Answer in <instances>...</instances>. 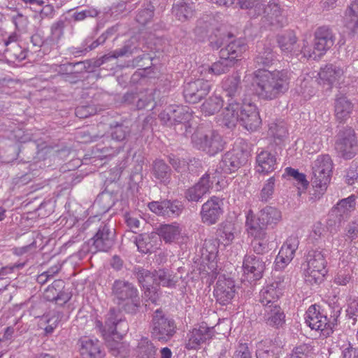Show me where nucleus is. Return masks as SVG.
Segmentation results:
<instances>
[{"mask_svg": "<svg viewBox=\"0 0 358 358\" xmlns=\"http://www.w3.org/2000/svg\"><path fill=\"white\" fill-rule=\"evenodd\" d=\"M210 85L203 79H197L185 83L183 96L186 102L196 103L204 98L210 92Z\"/></svg>", "mask_w": 358, "mask_h": 358, "instance_id": "14", "label": "nucleus"}, {"mask_svg": "<svg viewBox=\"0 0 358 358\" xmlns=\"http://www.w3.org/2000/svg\"><path fill=\"white\" fill-rule=\"evenodd\" d=\"M80 343L81 358H103L105 353L101 350L97 339L82 338Z\"/></svg>", "mask_w": 358, "mask_h": 358, "instance_id": "28", "label": "nucleus"}, {"mask_svg": "<svg viewBox=\"0 0 358 358\" xmlns=\"http://www.w3.org/2000/svg\"><path fill=\"white\" fill-rule=\"evenodd\" d=\"M274 53L269 47H266L255 57V62L257 67L264 69V68L271 66L274 60Z\"/></svg>", "mask_w": 358, "mask_h": 358, "instance_id": "47", "label": "nucleus"}, {"mask_svg": "<svg viewBox=\"0 0 358 358\" xmlns=\"http://www.w3.org/2000/svg\"><path fill=\"white\" fill-rule=\"evenodd\" d=\"M257 171L259 173L268 174L275 171L278 162L275 154L267 150H261L256 157Z\"/></svg>", "mask_w": 358, "mask_h": 358, "instance_id": "24", "label": "nucleus"}, {"mask_svg": "<svg viewBox=\"0 0 358 358\" xmlns=\"http://www.w3.org/2000/svg\"><path fill=\"white\" fill-rule=\"evenodd\" d=\"M222 205V199L220 197H210L201 206L200 214L202 222L208 225L217 223L223 213Z\"/></svg>", "mask_w": 358, "mask_h": 358, "instance_id": "18", "label": "nucleus"}, {"mask_svg": "<svg viewBox=\"0 0 358 358\" xmlns=\"http://www.w3.org/2000/svg\"><path fill=\"white\" fill-rule=\"evenodd\" d=\"M192 143L194 148L209 156H214L222 152L226 144L222 136L217 131H205L202 129H198L192 135Z\"/></svg>", "mask_w": 358, "mask_h": 358, "instance_id": "5", "label": "nucleus"}, {"mask_svg": "<svg viewBox=\"0 0 358 358\" xmlns=\"http://www.w3.org/2000/svg\"><path fill=\"white\" fill-rule=\"evenodd\" d=\"M120 311L116 310L115 308H110L108 313L106 315L105 322V327L107 328V331L109 333L110 331H115L117 324L122 318L120 317Z\"/></svg>", "mask_w": 358, "mask_h": 358, "instance_id": "55", "label": "nucleus"}, {"mask_svg": "<svg viewBox=\"0 0 358 358\" xmlns=\"http://www.w3.org/2000/svg\"><path fill=\"white\" fill-rule=\"evenodd\" d=\"M358 3H352L345 12L346 26L352 30L358 28Z\"/></svg>", "mask_w": 358, "mask_h": 358, "instance_id": "53", "label": "nucleus"}, {"mask_svg": "<svg viewBox=\"0 0 358 358\" xmlns=\"http://www.w3.org/2000/svg\"><path fill=\"white\" fill-rule=\"evenodd\" d=\"M290 73L287 69L267 71L259 69L253 73L252 85L261 99L271 101L285 94L289 87Z\"/></svg>", "mask_w": 358, "mask_h": 358, "instance_id": "1", "label": "nucleus"}, {"mask_svg": "<svg viewBox=\"0 0 358 358\" xmlns=\"http://www.w3.org/2000/svg\"><path fill=\"white\" fill-rule=\"evenodd\" d=\"M234 224L230 222L222 223L217 230V236L224 245L230 244L234 238Z\"/></svg>", "mask_w": 358, "mask_h": 358, "instance_id": "45", "label": "nucleus"}, {"mask_svg": "<svg viewBox=\"0 0 358 358\" xmlns=\"http://www.w3.org/2000/svg\"><path fill=\"white\" fill-rule=\"evenodd\" d=\"M352 273L350 268L341 269L335 275L334 282L337 285L345 286L352 280Z\"/></svg>", "mask_w": 358, "mask_h": 358, "instance_id": "56", "label": "nucleus"}, {"mask_svg": "<svg viewBox=\"0 0 358 358\" xmlns=\"http://www.w3.org/2000/svg\"><path fill=\"white\" fill-rule=\"evenodd\" d=\"M277 42L280 50L285 53H292L299 51L296 49L297 38L293 31H287L277 36Z\"/></svg>", "mask_w": 358, "mask_h": 358, "instance_id": "40", "label": "nucleus"}, {"mask_svg": "<svg viewBox=\"0 0 358 358\" xmlns=\"http://www.w3.org/2000/svg\"><path fill=\"white\" fill-rule=\"evenodd\" d=\"M96 113V108L93 105L79 106L75 110L76 115L80 119L87 118Z\"/></svg>", "mask_w": 358, "mask_h": 358, "instance_id": "60", "label": "nucleus"}, {"mask_svg": "<svg viewBox=\"0 0 358 358\" xmlns=\"http://www.w3.org/2000/svg\"><path fill=\"white\" fill-rule=\"evenodd\" d=\"M307 268L305 273L306 282L313 285L324 280L327 273V260L324 250H310L306 257Z\"/></svg>", "mask_w": 358, "mask_h": 358, "instance_id": "7", "label": "nucleus"}, {"mask_svg": "<svg viewBox=\"0 0 358 358\" xmlns=\"http://www.w3.org/2000/svg\"><path fill=\"white\" fill-rule=\"evenodd\" d=\"M247 45L245 41L241 38L228 41L226 47L220 50L224 57H227L237 62L238 58L246 50Z\"/></svg>", "mask_w": 358, "mask_h": 358, "instance_id": "34", "label": "nucleus"}, {"mask_svg": "<svg viewBox=\"0 0 358 358\" xmlns=\"http://www.w3.org/2000/svg\"><path fill=\"white\" fill-rule=\"evenodd\" d=\"M281 220V213L277 208L267 206L262 209L257 217L252 210L246 215V226L252 236L266 235L265 230L268 225L276 224Z\"/></svg>", "mask_w": 358, "mask_h": 358, "instance_id": "4", "label": "nucleus"}, {"mask_svg": "<svg viewBox=\"0 0 358 358\" xmlns=\"http://www.w3.org/2000/svg\"><path fill=\"white\" fill-rule=\"evenodd\" d=\"M285 173L288 176H290L295 180L298 184L301 185L303 187H306L308 185V182L306 178V175L302 173H299L297 169H294L292 167H287L285 169Z\"/></svg>", "mask_w": 358, "mask_h": 358, "instance_id": "59", "label": "nucleus"}, {"mask_svg": "<svg viewBox=\"0 0 358 358\" xmlns=\"http://www.w3.org/2000/svg\"><path fill=\"white\" fill-rule=\"evenodd\" d=\"M182 231V229L176 224H161L155 228L156 236H159L166 243H170L178 238Z\"/></svg>", "mask_w": 358, "mask_h": 358, "instance_id": "36", "label": "nucleus"}, {"mask_svg": "<svg viewBox=\"0 0 358 358\" xmlns=\"http://www.w3.org/2000/svg\"><path fill=\"white\" fill-rule=\"evenodd\" d=\"M341 314L338 307L329 306L328 310H321L319 305H311L306 312L305 320L307 325L316 331H320L321 335L329 337L334 332V328L338 324Z\"/></svg>", "mask_w": 358, "mask_h": 358, "instance_id": "3", "label": "nucleus"}, {"mask_svg": "<svg viewBox=\"0 0 358 358\" xmlns=\"http://www.w3.org/2000/svg\"><path fill=\"white\" fill-rule=\"evenodd\" d=\"M154 92L152 91L148 92L146 94H138L136 103L135 104L137 110H152L156 107L157 103L154 102Z\"/></svg>", "mask_w": 358, "mask_h": 358, "instance_id": "50", "label": "nucleus"}, {"mask_svg": "<svg viewBox=\"0 0 358 358\" xmlns=\"http://www.w3.org/2000/svg\"><path fill=\"white\" fill-rule=\"evenodd\" d=\"M222 89L227 103L241 102L243 86L240 73L234 72L224 78L222 81Z\"/></svg>", "mask_w": 358, "mask_h": 358, "instance_id": "17", "label": "nucleus"}, {"mask_svg": "<svg viewBox=\"0 0 358 358\" xmlns=\"http://www.w3.org/2000/svg\"><path fill=\"white\" fill-rule=\"evenodd\" d=\"M131 130L129 127L125 126L122 123H115L110 125V136L111 140L118 142L124 141L130 134Z\"/></svg>", "mask_w": 358, "mask_h": 358, "instance_id": "48", "label": "nucleus"}, {"mask_svg": "<svg viewBox=\"0 0 358 358\" xmlns=\"http://www.w3.org/2000/svg\"><path fill=\"white\" fill-rule=\"evenodd\" d=\"M333 162L329 155H320L313 165L312 183L321 191H324L330 182Z\"/></svg>", "mask_w": 358, "mask_h": 358, "instance_id": "11", "label": "nucleus"}, {"mask_svg": "<svg viewBox=\"0 0 358 358\" xmlns=\"http://www.w3.org/2000/svg\"><path fill=\"white\" fill-rule=\"evenodd\" d=\"M314 36V52H318V55H324L334 44L335 37L328 27H318Z\"/></svg>", "mask_w": 358, "mask_h": 358, "instance_id": "23", "label": "nucleus"}, {"mask_svg": "<svg viewBox=\"0 0 358 358\" xmlns=\"http://www.w3.org/2000/svg\"><path fill=\"white\" fill-rule=\"evenodd\" d=\"M266 264L262 257L253 254L245 255L243 262V275L250 282H256L263 276Z\"/></svg>", "mask_w": 358, "mask_h": 358, "instance_id": "13", "label": "nucleus"}, {"mask_svg": "<svg viewBox=\"0 0 358 358\" xmlns=\"http://www.w3.org/2000/svg\"><path fill=\"white\" fill-rule=\"evenodd\" d=\"M232 358H252L250 351L247 343H240Z\"/></svg>", "mask_w": 358, "mask_h": 358, "instance_id": "64", "label": "nucleus"}, {"mask_svg": "<svg viewBox=\"0 0 358 358\" xmlns=\"http://www.w3.org/2000/svg\"><path fill=\"white\" fill-rule=\"evenodd\" d=\"M247 161L245 152L240 149H233L222 155L217 166L216 171L224 174H231L244 166Z\"/></svg>", "mask_w": 358, "mask_h": 358, "instance_id": "12", "label": "nucleus"}, {"mask_svg": "<svg viewBox=\"0 0 358 358\" xmlns=\"http://www.w3.org/2000/svg\"><path fill=\"white\" fill-rule=\"evenodd\" d=\"M240 122L248 131H255L262 124L259 113L255 105L241 103Z\"/></svg>", "mask_w": 358, "mask_h": 358, "instance_id": "21", "label": "nucleus"}, {"mask_svg": "<svg viewBox=\"0 0 358 358\" xmlns=\"http://www.w3.org/2000/svg\"><path fill=\"white\" fill-rule=\"evenodd\" d=\"M151 173L160 183L168 185L171 182L172 170L164 160L155 159L152 164Z\"/></svg>", "mask_w": 358, "mask_h": 358, "instance_id": "32", "label": "nucleus"}, {"mask_svg": "<svg viewBox=\"0 0 358 358\" xmlns=\"http://www.w3.org/2000/svg\"><path fill=\"white\" fill-rule=\"evenodd\" d=\"M218 241L217 239L205 240L201 248V257L208 261H214L218 253Z\"/></svg>", "mask_w": 358, "mask_h": 358, "instance_id": "46", "label": "nucleus"}, {"mask_svg": "<svg viewBox=\"0 0 358 358\" xmlns=\"http://www.w3.org/2000/svg\"><path fill=\"white\" fill-rule=\"evenodd\" d=\"M213 335V328L203 322L187 334L185 347L189 350L198 349L202 343L211 339Z\"/></svg>", "mask_w": 358, "mask_h": 358, "instance_id": "19", "label": "nucleus"}, {"mask_svg": "<svg viewBox=\"0 0 358 358\" xmlns=\"http://www.w3.org/2000/svg\"><path fill=\"white\" fill-rule=\"evenodd\" d=\"M235 282L233 279L225 275H220L214 289L216 301L220 305H227L231 302L235 296Z\"/></svg>", "mask_w": 358, "mask_h": 358, "instance_id": "16", "label": "nucleus"}, {"mask_svg": "<svg viewBox=\"0 0 358 358\" xmlns=\"http://www.w3.org/2000/svg\"><path fill=\"white\" fill-rule=\"evenodd\" d=\"M279 348L271 341H262L257 343L255 355L257 358H280Z\"/></svg>", "mask_w": 358, "mask_h": 358, "instance_id": "39", "label": "nucleus"}, {"mask_svg": "<svg viewBox=\"0 0 358 358\" xmlns=\"http://www.w3.org/2000/svg\"><path fill=\"white\" fill-rule=\"evenodd\" d=\"M109 56L104 55L99 59H87L83 62H69L64 65V68L67 70L68 68L80 67V69H71V73H83L85 72H94L95 69L101 66L103 64L109 60Z\"/></svg>", "mask_w": 358, "mask_h": 358, "instance_id": "27", "label": "nucleus"}, {"mask_svg": "<svg viewBox=\"0 0 358 358\" xmlns=\"http://www.w3.org/2000/svg\"><path fill=\"white\" fill-rule=\"evenodd\" d=\"M155 284L170 288H174L179 280L176 274L168 268L155 270Z\"/></svg>", "mask_w": 358, "mask_h": 358, "instance_id": "38", "label": "nucleus"}, {"mask_svg": "<svg viewBox=\"0 0 358 358\" xmlns=\"http://www.w3.org/2000/svg\"><path fill=\"white\" fill-rule=\"evenodd\" d=\"M354 109V104L345 95L336 96L334 101V115L336 121L344 123L350 118Z\"/></svg>", "mask_w": 358, "mask_h": 358, "instance_id": "26", "label": "nucleus"}, {"mask_svg": "<svg viewBox=\"0 0 358 358\" xmlns=\"http://www.w3.org/2000/svg\"><path fill=\"white\" fill-rule=\"evenodd\" d=\"M275 178L271 177L264 184L261 190L259 199L262 201L266 202L270 199L274 192Z\"/></svg>", "mask_w": 358, "mask_h": 358, "instance_id": "58", "label": "nucleus"}, {"mask_svg": "<svg viewBox=\"0 0 358 358\" xmlns=\"http://www.w3.org/2000/svg\"><path fill=\"white\" fill-rule=\"evenodd\" d=\"M355 205L356 196L355 195L339 201L329 215L328 225L339 227L341 222L348 217L349 213L355 209Z\"/></svg>", "mask_w": 358, "mask_h": 358, "instance_id": "15", "label": "nucleus"}, {"mask_svg": "<svg viewBox=\"0 0 358 358\" xmlns=\"http://www.w3.org/2000/svg\"><path fill=\"white\" fill-rule=\"evenodd\" d=\"M65 282L62 280H55L48 287L45 289L44 296L47 301H55L57 299V294L59 289L64 288Z\"/></svg>", "mask_w": 358, "mask_h": 358, "instance_id": "54", "label": "nucleus"}, {"mask_svg": "<svg viewBox=\"0 0 358 358\" xmlns=\"http://www.w3.org/2000/svg\"><path fill=\"white\" fill-rule=\"evenodd\" d=\"M299 244V241L298 238L296 236H291L284 243L279 252L285 257L292 259Z\"/></svg>", "mask_w": 358, "mask_h": 358, "instance_id": "49", "label": "nucleus"}, {"mask_svg": "<svg viewBox=\"0 0 358 358\" xmlns=\"http://www.w3.org/2000/svg\"><path fill=\"white\" fill-rule=\"evenodd\" d=\"M223 99L221 96L213 94L209 96L201 105V111L206 115L210 116L220 111L223 106Z\"/></svg>", "mask_w": 358, "mask_h": 358, "instance_id": "41", "label": "nucleus"}, {"mask_svg": "<svg viewBox=\"0 0 358 358\" xmlns=\"http://www.w3.org/2000/svg\"><path fill=\"white\" fill-rule=\"evenodd\" d=\"M194 6L191 0H177L172 7L173 15L181 22H185L194 15Z\"/></svg>", "mask_w": 358, "mask_h": 358, "instance_id": "31", "label": "nucleus"}, {"mask_svg": "<svg viewBox=\"0 0 358 358\" xmlns=\"http://www.w3.org/2000/svg\"><path fill=\"white\" fill-rule=\"evenodd\" d=\"M236 62L227 57H224L220 51V59L214 62L208 69V72L216 76L226 73L235 65Z\"/></svg>", "mask_w": 358, "mask_h": 358, "instance_id": "43", "label": "nucleus"}, {"mask_svg": "<svg viewBox=\"0 0 358 358\" xmlns=\"http://www.w3.org/2000/svg\"><path fill=\"white\" fill-rule=\"evenodd\" d=\"M335 149L345 159H352L358 151V140L355 130L348 126L342 127L336 135Z\"/></svg>", "mask_w": 358, "mask_h": 358, "instance_id": "10", "label": "nucleus"}, {"mask_svg": "<svg viewBox=\"0 0 358 358\" xmlns=\"http://www.w3.org/2000/svg\"><path fill=\"white\" fill-rule=\"evenodd\" d=\"M152 337L159 341L167 342L176 332L175 321L167 317L161 309L156 310L150 325Z\"/></svg>", "mask_w": 358, "mask_h": 358, "instance_id": "8", "label": "nucleus"}, {"mask_svg": "<svg viewBox=\"0 0 358 358\" xmlns=\"http://www.w3.org/2000/svg\"><path fill=\"white\" fill-rule=\"evenodd\" d=\"M233 37L234 35L231 33H226L220 29H215L208 36L209 45L213 49L217 50L224 43H227Z\"/></svg>", "mask_w": 358, "mask_h": 358, "instance_id": "44", "label": "nucleus"}, {"mask_svg": "<svg viewBox=\"0 0 358 358\" xmlns=\"http://www.w3.org/2000/svg\"><path fill=\"white\" fill-rule=\"evenodd\" d=\"M266 323L272 327L279 329L285 323V315L279 305H271L265 308Z\"/></svg>", "mask_w": 358, "mask_h": 358, "instance_id": "30", "label": "nucleus"}, {"mask_svg": "<svg viewBox=\"0 0 358 358\" xmlns=\"http://www.w3.org/2000/svg\"><path fill=\"white\" fill-rule=\"evenodd\" d=\"M255 236V239L252 241V247L254 252L257 255H263L268 250V240L266 239V235Z\"/></svg>", "mask_w": 358, "mask_h": 358, "instance_id": "57", "label": "nucleus"}, {"mask_svg": "<svg viewBox=\"0 0 358 358\" xmlns=\"http://www.w3.org/2000/svg\"><path fill=\"white\" fill-rule=\"evenodd\" d=\"M188 173L193 176H197L202 169L201 162L199 159H189L186 162V167Z\"/></svg>", "mask_w": 358, "mask_h": 358, "instance_id": "63", "label": "nucleus"}, {"mask_svg": "<svg viewBox=\"0 0 358 358\" xmlns=\"http://www.w3.org/2000/svg\"><path fill=\"white\" fill-rule=\"evenodd\" d=\"M155 232L150 234H141L134 237V243L138 250L143 254L152 253L157 249L155 240L157 239Z\"/></svg>", "mask_w": 358, "mask_h": 358, "instance_id": "35", "label": "nucleus"}, {"mask_svg": "<svg viewBox=\"0 0 358 358\" xmlns=\"http://www.w3.org/2000/svg\"><path fill=\"white\" fill-rule=\"evenodd\" d=\"M136 49V48H131V46L129 44H125L122 48L110 52L107 55L109 56V59H116L120 57H128L134 53V50Z\"/></svg>", "mask_w": 358, "mask_h": 358, "instance_id": "61", "label": "nucleus"}, {"mask_svg": "<svg viewBox=\"0 0 358 358\" xmlns=\"http://www.w3.org/2000/svg\"><path fill=\"white\" fill-rule=\"evenodd\" d=\"M343 74V69L333 64H326L320 69L319 72L320 85L327 86V89L331 88L333 84Z\"/></svg>", "mask_w": 358, "mask_h": 358, "instance_id": "25", "label": "nucleus"}, {"mask_svg": "<svg viewBox=\"0 0 358 358\" xmlns=\"http://www.w3.org/2000/svg\"><path fill=\"white\" fill-rule=\"evenodd\" d=\"M165 202L166 217H176L182 213L184 206L181 201L178 200L165 199Z\"/></svg>", "mask_w": 358, "mask_h": 358, "instance_id": "52", "label": "nucleus"}, {"mask_svg": "<svg viewBox=\"0 0 358 358\" xmlns=\"http://www.w3.org/2000/svg\"><path fill=\"white\" fill-rule=\"evenodd\" d=\"M132 273L137 279L138 285L144 291L145 296L154 302L156 299L155 296L156 292L152 285L155 284V271L151 272L141 266H136L134 268Z\"/></svg>", "mask_w": 358, "mask_h": 358, "instance_id": "20", "label": "nucleus"}, {"mask_svg": "<svg viewBox=\"0 0 358 358\" xmlns=\"http://www.w3.org/2000/svg\"><path fill=\"white\" fill-rule=\"evenodd\" d=\"M110 296L119 309L127 313L135 315L141 308V299L136 287L124 279L115 280L111 285Z\"/></svg>", "mask_w": 358, "mask_h": 358, "instance_id": "2", "label": "nucleus"}, {"mask_svg": "<svg viewBox=\"0 0 358 358\" xmlns=\"http://www.w3.org/2000/svg\"><path fill=\"white\" fill-rule=\"evenodd\" d=\"M309 352V346L306 344H301L292 350L289 358H308Z\"/></svg>", "mask_w": 358, "mask_h": 358, "instance_id": "62", "label": "nucleus"}, {"mask_svg": "<svg viewBox=\"0 0 358 358\" xmlns=\"http://www.w3.org/2000/svg\"><path fill=\"white\" fill-rule=\"evenodd\" d=\"M214 181L206 173L199 180L185 192V198L189 201L199 202L212 189Z\"/></svg>", "mask_w": 358, "mask_h": 358, "instance_id": "22", "label": "nucleus"}, {"mask_svg": "<svg viewBox=\"0 0 358 358\" xmlns=\"http://www.w3.org/2000/svg\"><path fill=\"white\" fill-rule=\"evenodd\" d=\"M280 287V282H273L262 291L259 301L265 308L271 305H278L277 301L282 295Z\"/></svg>", "mask_w": 358, "mask_h": 358, "instance_id": "29", "label": "nucleus"}, {"mask_svg": "<svg viewBox=\"0 0 358 358\" xmlns=\"http://www.w3.org/2000/svg\"><path fill=\"white\" fill-rule=\"evenodd\" d=\"M159 119L166 126L181 124L185 132L190 128L189 121L192 117V111L187 106L170 105L159 114Z\"/></svg>", "mask_w": 358, "mask_h": 358, "instance_id": "9", "label": "nucleus"}, {"mask_svg": "<svg viewBox=\"0 0 358 358\" xmlns=\"http://www.w3.org/2000/svg\"><path fill=\"white\" fill-rule=\"evenodd\" d=\"M241 102L227 103L222 113V123L228 129L236 127L240 122Z\"/></svg>", "mask_w": 358, "mask_h": 358, "instance_id": "33", "label": "nucleus"}, {"mask_svg": "<svg viewBox=\"0 0 358 358\" xmlns=\"http://www.w3.org/2000/svg\"><path fill=\"white\" fill-rule=\"evenodd\" d=\"M138 358H156L157 348L147 337H142L136 346Z\"/></svg>", "mask_w": 358, "mask_h": 358, "instance_id": "42", "label": "nucleus"}, {"mask_svg": "<svg viewBox=\"0 0 358 358\" xmlns=\"http://www.w3.org/2000/svg\"><path fill=\"white\" fill-rule=\"evenodd\" d=\"M122 150V146L113 145L112 140L106 136L101 143L94 148V153L101 159L113 157L118 154Z\"/></svg>", "mask_w": 358, "mask_h": 358, "instance_id": "37", "label": "nucleus"}, {"mask_svg": "<svg viewBox=\"0 0 358 358\" xmlns=\"http://www.w3.org/2000/svg\"><path fill=\"white\" fill-rule=\"evenodd\" d=\"M115 230L112 224L108 222H101L96 234L91 238L87 246L83 245L82 250L86 252L96 253L97 252H108L115 244Z\"/></svg>", "mask_w": 358, "mask_h": 358, "instance_id": "6", "label": "nucleus"}, {"mask_svg": "<svg viewBox=\"0 0 358 358\" xmlns=\"http://www.w3.org/2000/svg\"><path fill=\"white\" fill-rule=\"evenodd\" d=\"M155 12V6L150 3L145 5V7L140 9L136 16V21L141 24L145 25L153 17Z\"/></svg>", "mask_w": 358, "mask_h": 358, "instance_id": "51", "label": "nucleus"}]
</instances>
